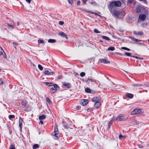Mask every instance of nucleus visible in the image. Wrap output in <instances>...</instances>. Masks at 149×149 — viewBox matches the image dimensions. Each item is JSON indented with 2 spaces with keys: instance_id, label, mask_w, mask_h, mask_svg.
<instances>
[{
  "instance_id": "9",
  "label": "nucleus",
  "mask_w": 149,
  "mask_h": 149,
  "mask_svg": "<svg viewBox=\"0 0 149 149\" xmlns=\"http://www.w3.org/2000/svg\"><path fill=\"white\" fill-rule=\"evenodd\" d=\"M146 16L144 14H140L139 15V18L142 21H144L146 19Z\"/></svg>"
},
{
  "instance_id": "27",
  "label": "nucleus",
  "mask_w": 149,
  "mask_h": 149,
  "mask_svg": "<svg viewBox=\"0 0 149 149\" xmlns=\"http://www.w3.org/2000/svg\"><path fill=\"white\" fill-rule=\"evenodd\" d=\"M85 91L86 92L88 93H90L91 92V89L88 88H86Z\"/></svg>"
},
{
  "instance_id": "46",
  "label": "nucleus",
  "mask_w": 149,
  "mask_h": 149,
  "mask_svg": "<svg viewBox=\"0 0 149 149\" xmlns=\"http://www.w3.org/2000/svg\"><path fill=\"white\" fill-rule=\"evenodd\" d=\"M123 136L121 134H120L119 136V139H121L123 137Z\"/></svg>"
},
{
  "instance_id": "40",
  "label": "nucleus",
  "mask_w": 149,
  "mask_h": 149,
  "mask_svg": "<svg viewBox=\"0 0 149 149\" xmlns=\"http://www.w3.org/2000/svg\"><path fill=\"white\" fill-rule=\"evenodd\" d=\"M133 0H127V2L128 3L130 4L133 2Z\"/></svg>"
},
{
  "instance_id": "12",
  "label": "nucleus",
  "mask_w": 149,
  "mask_h": 149,
  "mask_svg": "<svg viewBox=\"0 0 149 149\" xmlns=\"http://www.w3.org/2000/svg\"><path fill=\"white\" fill-rule=\"evenodd\" d=\"M63 85L64 86L68 88H71L72 86L71 84L69 83H67L66 82H64L63 83Z\"/></svg>"
},
{
  "instance_id": "48",
  "label": "nucleus",
  "mask_w": 149,
  "mask_h": 149,
  "mask_svg": "<svg viewBox=\"0 0 149 149\" xmlns=\"http://www.w3.org/2000/svg\"><path fill=\"white\" fill-rule=\"evenodd\" d=\"M138 146L139 148H142L143 147V146L142 145L140 144L138 145Z\"/></svg>"
},
{
  "instance_id": "1",
  "label": "nucleus",
  "mask_w": 149,
  "mask_h": 149,
  "mask_svg": "<svg viewBox=\"0 0 149 149\" xmlns=\"http://www.w3.org/2000/svg\"><path fill=\"white\" fill-rule=\"evenodd\" d=\"M121 3L119 1H113L110 2L109 6V9H116V7H120L121 6Z\"/></svg>"
},
{
  "instance_id": "13",
  "label": "nucleus",
  "mask_w": 149,
  "mask_h": 149,
  "mask_svg": "<svg viewBox=\"0 0 149 149\" xmlns=\"http://www.w3.org/2000/svg\"><path fill=\"white\" fill-rule=\"evenodd\" d=\"M59 35L62 37H65L66 39H68L67 35L64 32H61L59 33Z\"/></svg>"
},
{
  "instance_id": "22",
  "label": "nucleus",
  "mask_w": 149,
  "mask_h": 149,
  "mask_svg": "<svg viewBox=\"0 0 149 149\" xmlns=\"http://www.w3.org/2000/svg\"><path fill=\"white\" fill-rule=\"evenodd\" d=\"M115 49V47L113 46H111L109 47L108 48L107 50L109 51H113Z\"/></svg>"
},
{
  "instance_id": "31",
  "label": "nucleus",
  "mask_w": 149,
  "mask_h": 149,
  "mask_svg": "<svg viewBox=\"0 0 149 149\" xmlns=\"http://www.w3.org/2000/svg\"><path fill=\"white\" fill-rule=\"evenodd\" d=\"M121 48L122 49L125 50H127V51H129L130 50V49H129V48H127L126 47H121Z\"/></svg>"
},
{
  "instance_id": "26",
  "label": "nucleus",
  "mask_w": 149,
  "mask_h": 149,
  "mask_svg": "<svg viewBox=\"0 0 149 149\" xmlns=\"http://www.w3.org/2000/svg\"><path fill=\"white\" fill-rule=\"evenodd\" d=\"M56 91V90L54 88H53L50 89V92L52 93H54Z\"/></svg>"
},
{
  "instance_id": "50",
  "label": "nucleus",
  "mask_w": 149,
  "mask_h": 149,
  "mask_svg": "<svg viewBox=\"0 0 149 149\" xmlns=\"http://www.w3.org/2000/svg\"><path fill=\"white\" fill-rule=\"evenodd\" d=\"M26 0V1L29 3H30L31 1V0Z\"/></svg>"
},
{
  "instance_id": "41",
  "label": "nucleus",
  "mask_w": 149,
  "mask_h": 149,
  "mask_svg": "<svg viewBox=\"0 0 149 149\" xmlns=\"http://www.w3.org/2000/svg\"><path fill=\"white\" fill-rule=\"evenodd\" d=\"M9 149H15V148L13 145H11L10 146Z\"/></svg>"
},
{
  "instance_id": "17",
  "label": "nucleus",
  "mask_w": 149,
  "mask_h": 149,
  "mask_svg": "<svg viewBox=\"0 0 149 149\" xmlns=\"http://www.w3.org/2000/svg\"><path fill=\"white\" fill-rule=\"evenodd\" d=\"M101 105L100 102L95 103L94 104V106L97 108L98 109L100 107Z\"/></svg>"
},
{
  "instance_id": "18",
  "label": "nucleus",
  "mask_w": 149,
  "mask_h": 149,
  "mask_svg": "<svg viewBox=\"0 0 149 149\" xmlns=\"http://www.w3.org/2000/svg\"><path fill=\"white\" fill-rule=\"evenodd\" d=\"M46 118L45 116L44 115H42L41 116L39 117V120H42L45 119Z\"/></svg>"
},
{
  "instance_id": "19",
  "label": "nucleus",
  "mask_w": 149,
  "mask_h": 149,
  "mask_svg": "<svg viewBox=\"0 0 149 149\" xmlns=\"http://www.w3.org/2000/svg\"><path fill=\"white\" fill-rule=\"evenodd\" d=\"M127 96L130 98H132L134 96L133 94L131 93H127L126 94Z\"/></svg>"
},
{
  "instance_id": "5",
  "label": "nucleus",
  "mask_w": 149,
  "mask_h": 149,
  "mask_svg": "<svg viewBox=\"0 0 149 149\" xmlns=\"http://www.w3.org/2000/svg\"><path fill=\"white\" fill-rule=\"evenodd\" d=\"M86 82L87 83L89 84H92L94 83H96L97 85L98 84V82H99L95 79L91 78H88Z\"/></svg>"
},
{
  "instance_id": "3",
  "label": "nucleus",
  "mask_w": 149,
  "mask_h": 149,
  "mask_svg": "<svg viewBox=\"0 0 149 149\" xmlns=\"http://www.w3.org/2000/svg\"><path fill=\"white\" fill-rule=\"evenodd\" d=\"M52 135L55 140L58 139L59 137V132L56 125L54 126V130L52 134Z\"/></svg>"
},
{
  "instance_id": "43",
  "label": "nucleus",
  "mask_w": 149,
  "mask_h": 149,
  "mask_svg": "<svg viewBox=\"0 0 149 149\" xmlns=\"http://www.w3.org/2000/svg\"><path fill=\"white\" fill-rule=\"evenodd\" d=\"M112 124V122L111 121H110L109 123V124H108V128L109 129L110 127V125Z\"/></svg>"
},
{
  "instance_id": "52",
  "label": "nucleus",
  "mask_w": 149,
  "mask_h": 149,
  "mask_svg": "<svg viewBox=\"0 0 149 149\" xmlns=\"http://www.w3.org/2000/svg\"><path fill=\"white\" fill-rule=\"evenodd\" d=\"M64 127L65 129H68V126L66 125H64Z\"/></svg>"
},
{
  "instance_id": "32",
  "label": "nucleus",
  "mask_w": 149,
  "mask_h": 149,
  "mask_svg": "<svg viewBox=\"0 0 149 149\" xmlns=\"http://www.w3.org/2000/svg\"><path fill=\"white\" fill-rule=\"evenodd\" d=\"M88 13H89L91 14H94L95 15H98V16H100L97 13L95 12H93L92 11H88Z\"/></svg>"
},
{
  "instance_id": "39",
  "label": "nucleus",
  "mask_w": 149,
  "mask_h": 149,
  "mask_svg": "<svg viewBox=\"0 0 149 149\" xmlns=\"http://www.w3.org/2000/svg\"><path fill=\"white\" fill-rule=\"evenodd\" d=\"M90 3L91 4L93 5V6H95L97 5V3L95 1L91 2Z\"/></svg>"
},
{
  "instance_id": "20",
  "label": "nucleus",
  "mask_w": 149,
  "mask_h": 149,
  "mask_svg": "<svg viewBox=\"0 0 149 149\" xmlns=\"http://www.w3.org/2000/svg\"><path fill=\"white\" fill-rule=\"evenodd\" d=\"M44 83L46 85L48 86H52L53 85V84L52 82H45Z\"/></svg>"
},
{
  "instance_id": "44",
  "label": "nucleus",
  "mask_w": 149,
  "mask_h": 149,
  "mask_svg": "<svg viewBox=\"0 0 149 149\" xmlns=\"http://www.w3.org/2000/svg\"><path fill=\"white\" fill-rule=\"evenodd\" d=\"M54 87L56 89L58 88V85L56 84H53Z\"/></svg>"
},
{
  "instance_id": "63",
  "label": "nucleus",
  "mask_w": 149,
  "mask_h": 149,
  "mask_svg": "<svg viewBox=\"0 0 149 149\" xmlns=\"http://www.w3.org/2000/svg\"><path fill=\"white\" fill-rule=\"evenodd\" d=\"M100 41H101V42H102L103 41L101 40H100Z\"/></svg>"
},
{
  "instance_id": "29",
  "label": "nucleus",
  "mask_w": 149,
  "mask_h": 149,
  "mask_svg": "<svg viewBox=\"0 0 149 149\" xmlns=\"http://www.w3.org/2000/svg\"><path fill=\"white\" fill-rule=\"evenodd\" d=\"M38 68L40 70H42L43 69V68L42 66L40 64H39L38 65Z\"/></svg>"
},
{
  "instance_id": "14",
  "label": "nucleus",
  "mask_w": 149,
  "mask_h": 149,
  "mask_svg": "<svg viewBox=\"0 0 149 149\" xmlns=\"http://www.w3.org/2000/svg\"><path fill=\"white\" fill-rule=\"evenodd\" d=\"M133 33L135 35L140 36L142 35L143 34V32L141 31L138 32L134 31L133 32Z\"/></svg>"
},
{
  "instance_id": "59",
  "label": "nucleus",
  "mask_w": 149,
  "mask_h": 149,
  "mask_svg": "<svg viewBox=\"0 0 149 149\" xmlns=\"http://www.w3.org/2000/svg\"><path fill=\"white\" fill-rule=\"evenodd\" d=\"M80 108V106H77V107L76 108H77L78 109H79V108Z\"/></svg>"
},
{
  "instance_id": "16",
  "label": "nucleus",
  "mask_w": 149,
  "mask_h": 149,
  "mask_svg": "<svg viewBox=\"0 0 149 149\" xmlns=\"http://www.w3.org/2000/svg\"><path fill=\"white\" fill-rule=\"evenodd\" d=\"M131 38L133 40V41H135L136 43H137L138 44H139V42H141V40H139L137 39H136L134 37H131Z\"/></svg>"
},
{
  "instance_id": "30",
  "label": "nucleus",
  "mask_w": 149,
  "mask_h": 149,
  "mask_svg": "<svg viewBox=\"0 0 149 149\" xmlns=\"http://www.w3.org/2000/svg\"><path fill=\"white\" fill-rule=\"evenodd\" d=\"M9 118L10 119L12 118H15V116L14 115H10L9 116Z\"/></svg>"
},
{
  "instance_id": "24",
  "label": "nucleus",
  "mask_w": 149,
  "mask_h": 149,
  "mask_svg": "<svg viewBox=\"0 0 149 149\" xmlns=\"http://www.w3.org/2000/svg\"><path fill=\"white\" fill-rule=\"evenodd\" d=\"M7 25L8 27V28L9 29H13L14 28V26L12 24H8Z\"/></svg>"
},
{
  "instance_id": "21",
  "label": "nucleus",
  "mask_w": 149,
  "mask_h": 149,
  "mask_svg": "<svg viewBox=\"0 0 149 149\" xmlns=\"http://www.w3.org/2000/svg\"><path fill=\"white\" fill-rule=\"evenodd\" d=\"M39 147V146L38 144H35L33 146V149H36Z\"/></svg>"
},
{
  "instance_id": "62",
  "label": "nucleus",
  "mask_w": 149,
  "mask_h": 149,
  "mask_svg": "<svg viewBox=\"0 0 149 149\" xmlns=\"http://www.w3.org/2000/svg\"><path fill=\"white\" fill-rule=\"evenodd\" d=\"M123 136V138H125V137H126V136Z\"/></svg>"
},
{
  "instance_id": "60",
  "label": "nucleus",
  "mask_w": 149,
  "mask_h": 149,
  "mask_svg": "<svg viewBox=\"0 0 149 149\" xmlns=\"http://www.w3.org/2000/svg\"><path fill=\"white\" fill-rule=\"evenodd\" d=\"M84 11L86 12H88V11L87 10H86V9L84 10Z\"/></svg>"
},
{
  "instance_id": "55",
  "label": "nucleus",
  "mask_w": 149,
  "mask_h": 149,
  "mask_svg": "<svg viewBox=\"0 0 149 149\" xmlns=\"http://www.w3.org/2000/svg\"><path fill=\"white\" fill-rule=\"evenodd\" d=\"M39 124H43V122L42 121V120H40Z\"/></svg>"
},
{
  "instance_id": "49",
  "label": "nucleus",
  "mask_w": 149,
  "mask_h": 149,
  "mask_svg": "<svg viewBox=\"0 0 149 149\" xmlns=\"http://www.w3.org/2000/svg\"><path fill=\"white\" fill-rule=\"evenodd\" d=\"M87 0H82V1L84 4H85Z\"/></svg>"
},
{
  "instance_id": "6",
  "label": "nucleus",
  "mask_w": 149,
  "mask_h": 149,
  "mask_svg": "<svg viewBox=\"0 0 149 149\" xmlns=\"http://www.w3.org/2000/svg\"><path fill=\"white\" fill-rule=\"evenodd\" d=\"M143 111L142 109H136L132 111L131 114L132 115H134L137 114L141 113Z\"/></svg>"
},
{
  "instance_id": "45",
  "label": "nucleus",
  "mask_w": 149,
  "mask_h": 149,
  "mask_svg": "<svg viewBox=\"0 0 149 149\" xmlns=\"http://www.w3.org/2000/svg\"><path fill=\"white\" fill-rule=\"evenodd\" d=\"M69 3L70 4H72L73 3V1L72 0H68Z\"/></svg>"
},
{
  "instance_id": "36",
  "label": "nucleus",
  "mask_w": 149,
  "mask_h": 149,
  "mask_svg": "<svg viewBox=\"0 0 149 149\" xmlns=\"http://www.w3.org/2000/svg\"><path fill=\"white\" fill-rule=\"evenodd\" d=\"M85 75V74L84 72H82L80 74V75L81 77H83Z\"/></svg>"
},
{
  "instance_id": "58",
  "label": "nucleus",
  "mask_w": 149,
  "mask_h": 149,
  "mask_svg": "<svg viewBox=\"0 0 149 149\" xmlns=\"http://www.w3.org/2000/svg\"><path fill=\"white\" fill-rule=\"evenodd\" d=\"M3 52H2V51H0V56L1 55L3 54Z\"/></svg>"
},
{
  "instance_id": "42",
  "label": "nucleus",
  "mask_w": 149,
  "mask_h": 149,
  "mask_svg": "<svg viewBox=\"0 0 149 149\" xmlns=\"http://www.w3.org/2000/svg\"><path fill=\"white\" fill-rule=\"evenodd\" d=\"M46 100L49 102H51V101L50 99L48 97H47L46 99Z\"/></svg>"
},
{
  "instance_id": "7",
  "label": "nucleus",
  "mask_w": 149,
  "mask_h": 149,
  "mask_svg": "<svg viewBox=\"0 0 149 149\" xmlns=\"http://www.w3.org/2000/svg\"><path fill=\"white\" fill-rule=\"evenodd\" d=\"M44 73L45 75H53L55 74L54 71L51 70H50L49 71L46 70L44 72Z\"/></svg>"
},
{
  "instance_id": "56",
  "label": "nucleus",
  "mask_w": 149,
  "mask_h": 149,
  "mask_svg": "<svg viewBox=\"0 0 149 149\" xmlns=\"http://www.w3.org/2000/svg\"><path fill=\"white\" fill-rule=\"evenodd\" d=\"M80 3V1H77V5H79Z\"/></svg>"
},
{
  "instance_id": "25",
  "label": "nucleus",
  "mask_w": 149,
  "mask_h": 149,
  "mask_svg": "<svg viewBox=\"0 0 149 149\" xmlns=\"http://www.w3.org/2000/svg\"><path fill=\"white\" fill-rule=\"evenodd\" d=\"M22 104L23 106L22 107L24 108L26 105V102L25 101H22Z\"/></svg>"
},
{
  "instance_id": "2",
  "label": "nucleus",
  "mask_w": 149,
  "mask_h": 149,
  "mask_svg": "<svg viewBox=\"0 0 149 149\" xmlns=\"http://www.w3.org/2000/svg\"><path fill=\"white\" fill-rule=\"evenodd\" d=\"M111 13L114 17H118L119 16L123 14L121 11L116 10V9H109Z\"/></svg>"
},
{
  "instance_id": "61",
  "label": "nucleus",
  "mask_w": 149,
  "mask_h": 149,
  "mask_svg": "<svg viewBox=\"0 0 149 149\" xmlns=\"http://www.w3.org/2000/svg\"><path fill=\"white\" fill-rule=\"evenodd\" d=\"M17 26L19 25V22H17Z\"/></svg>"
},
{
  "instance_id": "34",
  "label": "nucleus",
  "mask_w": 149,
  "mask_h": 149,
  "mask_svg": "<svg viewBox=\"0 0 149 149\" xmlns=\"http://www.w3.org/2000/svg\"><path fill=\"white\" fill-rule=\"evenodd\" d=\"M125 54L127 56H131V54L128 52H125Z\"/></svg>"
},
{
  "instance_id": "23",
  "label": "nucleus",
  "mask_w": 149,
  "mask_h": 149,
  "mask_svg": "<svg viewBox=\"0 0 149 149\" xmlns=\"http://www.w3.org/2000/svg\"><path fill=\"white\" fill-rule=\"evenodd\" d=\"M56 42L55 39H49L48 40V42L49 43H54Z\"/></svg>"
},
{
  "instance_id": "10",
  "label": "nucleus",
  "mask_w": 149,
  "mask_h": 149,
  "mask_svg": "<svg viewBox=\"0 0 149 149\" xmlns=\"http://www.w3.org/2000/svg\"><path fill=\"white\" fill-rule=\"evenodd\" d=\"M100 98L99 97H96L92 98V101L95 103L100 102Z\"/></svg>"
},
{
  "instance_id": "15",
  "label": "nucleus",
  "mask_w": 149,
  "mask_h": 149,
  "mask_svg": "<svg viewBox=\"0 0 149 149\" xmlns=\"http://www.w3.org/2000/svg\"><path fill=\"white\" fill-rule=\"evenodd\" d=\"M100 62L101 63H103L104 64L106 63H110V62L109 61H107V60L105 59H102L101 60Z\"/></svg>"
},
{
  "instance_id": "54",
  "label": "nucleus",
  "mask_w": 149,
  "mask_h": 149,
  "mask_svg": "<svg viewBox=\"0 0 149 149\" xmlns=\"http://www.w3.org/2000/svg\"><path fill=\"white\" fill-rule=\"evenodd\" d=\"M2 51V52H4V51L3 49L2 48V47L0 46V51Z\"/></svg>"
},
{
  "instance_id": "33",
  "label": "nucleus",
  "mask_w": 149,
  "mask_h": 149,
  "mask_svg": "<svg viewBox=\"0 0 149 149\" xmlns=\"http://www.w3.org/2000/svg\"><path fill=\"white\" fill-rule=\"evenodd\" d=\"M38 42L39 44L43 43L44 42V41L42 40L39 39L38 40Z\"/></svg>"
},
{
  "instance_id": "47",
  "label": "nucleus",
  "mask_w": 149,
  "mask_h": 149,
  "mask_svg": "<svg viewBox=\"0 0 149 149\" xmlns=\"http://www.w3.org/2000/svg\"><path fill=\"white\" fill-rule=\"evenodd\" d=\"M13 45H15V46H17V45H18V43L17 42H13Z\"/></svg>"
},
{
  "instance_id": "51",
  "label": "nucleus",
  "mask_w": 149,
  "mask_h": 149,
  "mask_svg": "<svg viewBox=\"0 0 149 149\" xmlns=\"http://www.w3.org/2000/svg\"><path fill=\"white\" fill-rule=\"evenodd\" d=\"M3 83V81L1 79H0V84H2Z\"/></svg>"
},
{
  "instance_id": "57",
  "label": "nucleus",
  "mask_w": 149,
  "mask_h": 149,
  "mask_svg": "<svg viewBox=\"0 0 149 149\" xmlns=\"http://www.w3.org/2000/svg\"><path fill=\"white\" fill-rule=\"evenodd\" d=\"M57 78L58 79H61V76H60V75L58 76V77H57Z\"/></svg>"
},
{
  "instance_id": "37",
  "label": "nucleus",
  "mask_w": 149,
  "mask_h": 149,
  "mask_svg": "<svg viewBox=\"0 0 149 149\" xmlns=\"http://www.w3.org/2000/svg\"><path fill=\"white\" fill-rule=\"evenodd\" d=\"M58 24H59L62 25L64 24V22L63 21H60L58 22Z\"/></svg>"
},
{
  "instance_id": "38",
  "label": "nucleus",
  "mask_w": 149,
  "mask_h": 149,
  "mask_svg": "<svg viewBox=\"0 0 149 149\" xmlns=\"http://www.w3.org/2000/svg\"><path fill=\"white\" fill-rule=\"evenodd\" d=\"M133 86L139 87L141 86V85L139 84H134Z\"/></svg>"
},
{
  "instance_id": "4",
  "label": "nucleus",
  "mask_w": 149,
  "mask_h": 149,
  "mask_svg": "<svg viewBox=\"0 0 149 149\" xmlns=\"http://www.w3.org/2000/svg\"><path fill=\"white\" fill-rule=\"evenodd\" d=\"M128 118V117L125 116H123L121 114H120L116 118V120L118 121H123L127 120Z\"/></svg>"
},
{
  "instance_id": "64",
  "label": "nucleus",
  "mask_w": 149,
  "mask_h": 149,
  "mask_svg": "<svg viewBox=\"0 0 149 149\" xmlns=\"http://www.w3.org/2000/svg\"><path fill=\"white\" fill-rule=\"evenodd\" d=\"M148 42H149V40H148Z\"/></svg>"
},
{
  "instance_id": "28",
  "label": "nucleus",
  "mask_w": 149,
  "mask_h": 149,
  "mask_svg": "<svg viewBox=\"0 0 149 149\" xmlns=\"http://www.w3.org/2000/svg\"><path fill=\"white\" fill-rule=\"evenodd\" d=\"M102 37L103 39L106 40H110V38L106 36H102Z\"/></svg>"
},
{
  "instance_id": "53",
  "label": "nucleus",
  "mask_w": 149,
  "mask_h": 149,
  "mask_svg": "<svg viewBox=\"0 0 149 149\" xmlns=\"http://www.w3.org/2000/svg\"><path fill=\"white\" fill-rule=\"evenodd\" d=\"M132 57H134V58H135L137 59H139V57H137V56H132Z\"/></svg>"
},
{
  "instance_id": "8",
  "label": "nucleus",
  "mask_w": 149,
  "mask_h": 149,
  "mask_svg": "<svg viewBox=\"0 0 149 149\" xmlns=\"http://www.w3.org/2000/svg\"><path fill=\"white\" fill-rule=\"evenodd\" d=\"M88 103V100H87L82 99L80 101V104L84 106L86 105Z\"/></svg>"
},
{
  "instance_id": "35",
  "label": "nucleus",
  "mask_w": 149,
  "mask_h": 149,
  "mask_svg": "<svg viewBox=\"0 0 149 149\" xmlns=\"http://www.w3.org/2000/svg\"><path fill=\"white\" fill-rule=\"evenodd\" d=\"M94 31L96 33H100L101 32L98 31V30L96 29H95L94 30Z\"/></svg>"
},
{
  "instance_id": "11",
  "label": "nucleus",
  "mask_w": 149,
  "mask_h": 149,
  "mask_svg": "<svg viewBox=\"0 0 149 149\" xmlns=\"http://www.w3.org/2000/svg\"><path fill=\"white\" fill-rule=\"evenodd\" d=\"M19 127H20L21 131L22 129V120L20 117L19 118Z\"/></svg>"
}]
</instances>
